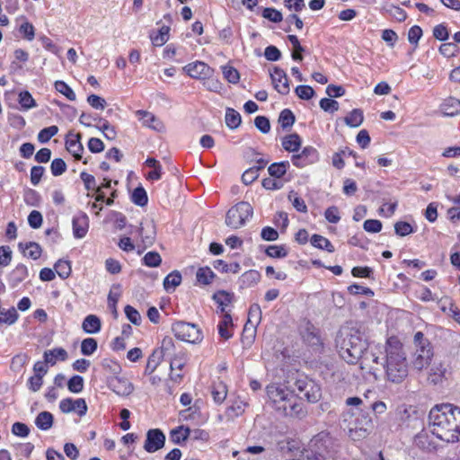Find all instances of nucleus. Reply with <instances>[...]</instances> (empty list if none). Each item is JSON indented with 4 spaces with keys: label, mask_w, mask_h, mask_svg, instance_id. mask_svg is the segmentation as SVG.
I'll return each mask as SVG.
<instances>
[{
    "label": "nucleus",
    "mask_w": 460,
    "mask_h": 460,
    "mask_svg": "<svg viewBox=\"0 0 460 460\" xmlns=\"http://www.w3.org/2000/svg\"><path fill=\"white\" fill-rule=\"evenodd\" d=\"M430 431L447 443L460 442V408L450 403L434 406L429 414Z\"/></svg>",
    "instance_id": "f257e3e1"
},
{
    "label": "nucleus",
    "mask_w": 460,
    "mask_h": 460,
    "mask_svg": "<svg viewBox=\"0 0 460 460\" xmlns=\"http://www.w3.org/2000/svg\"><path fill=\"white\" fill-rule=\"evenodd\" d=\"M384 369L387 381L401 384L407 376L409 366L402 343L397 337L386 340L385 347Z\"/></svg>",
    "instance_id": "f03ea898"
},
{
    "label": "nucleus",
    "mask_w": 460,
    "mask_h": 460,
    "mask_svg": "<svg viewBox=\"0 0 460 460\" xmlns=\"http://www.w3.org/2000/svg\"><path fill=\"white\" fill-rule=\"evenodd\" d=\"M335 341L340 356L349 364L358 361L368 346L366 333L356 326L342 327Z\"/></svg>",
    "instance_id": "7ed1b4c3"
},
{
    "label": "nucleus",
    "mask_w": 460,
    "mask_h": 460,
    "mask_svg": "<svg viewBox=\"0 0 460 460\" xmlns=\"http://www.w3.org/2000/svg\"><path fill=\"white\" fill-rule=\"evenodd\" d=\"M267 394L272 407L282 415L297 418L305 416L304 405L294 392L271 385L267 386Z\"/></svg>",
    "instance_id": "20e7f679"
},
{
    "label": "nucleus",
    "mask_w": 460,
    "mask_h": 460,
    "mask_svg": "<svg viewBox=\"0 0 460 460\" xmlns=\"http://www.w3.org/2000/svg\"><path fill=\"white\" fill-rule=\"evenodd\" d=\"M253 213L252 207L245 201L233 206L226 213V224L233 229L243 226Z\"/></svg>",
    "instance_id": "39448f33"
},
{
    "label": "nucleus",
    "mask_w": 460,
    "mask_h": 460,
    "mask_svg": "<svg viewBox=\"0 0 460 460\" xmlns=\"http://www.w3.org/2000/svg\"><path fill=\"white\" fill-rule=\"evenodd\" d=\"M172 331L178 340L186 342L198 343L203 339L201 330L194 323L177 322L172 324Z\"/></svg>",
    "instance_id": "423d86ee"
},
{
    "label": "nucleus",
    "mask_w": 460,
    "mask_h": 460,
    "mask_svg": "<svg viewBox=\"0 0 460 460\" xmlns=\"http://www.w3.org/2000/svg\"><path fill=\"white\" fill-rule=\"evenodd\" d=\"M373 421L369 413L360 411L354 420L353 427L349 429V437L353 440H360L367 438L373 429Z\"/></svg>",
    "instance_id": "0eeeda50"
},
{
    "label": "nucleus",
    "mask_w": 460,
    "mask_h": 460,
    "mask_svg": "<svg viewBox=\"0 0 460 460\" xmlns=\"http://www.w3.org/2000/svg\"><path fill=\"white\" fill-rule=\"evenodd\" d=\"M318 160L319 154L313 146H306L301 153L293 155L291 157L292 164L298 168H304L309 164H313Z\"/></svg>",
    "instance_id": "6e6552de"
},
{
    "label": "nucleus",
    "mask_w": 460,
    "mask_h": 460,
    "mask_svg": "<svg viewBox=\"0 0 460 460\" xmlns=\"http://www.w3.org/2000/svg\"><path fill=\"white\" fill-rule=\"evenodd\" d=\"M165 443V436L159 429H149L146 433L144 448L148 453L161 449Z\"/></svg>",
    "instance_id": "1a4fd4ad"
},
{
    "label": "nucleus",
    "mask_w": 460,
    "mask_h": 460,
    "mask_svg": "<svg viewBox=\"0 0 460 460\" xmlns=\"http://www.w3.org/2000/svg\"><path fill=\"white\" fill-rule=\"evenodd\" d=\"M108 386L119 396H128L134 391L133 384L122 376H111L108 380Z\"/></svg>",
    "instance_id": "9d476101"
},
{
    "label": "nucleus",
    "mask_w": 460,
    "mask_h": 460,
    "mask_svg": "<svg viewBox=\"0 0 460 460\" xmlns=\"http://www.w3.org/2000/svg\"><path fill=\"white\" fill-rule=\"evenodd\" d=\"M183 70L192 78L203 80L213 74V69L206 63L196 61L183 67Z\"/></svg>",
    "instance_id": "9b49d317"
},
{
    "label": "nucleus",
    "mask_w": 460,
    "mask_h": 460,
    "mask_svg": "<svg viewBox=\"0 0 460 460\" xmlns=\"http://www.w3.org/2000/svg\"><path fill=\"white\" fill-rule=\"evenodd\" d=\"M59 409L64 413L77 411L79 416H84L87 411V404L83 398L72 399L66 398L60 401Z\"/></svg>",
    "instance_id": "f8f14e48"
},
{
    "label": "nucleus",
    "mask_w": 460,
    "mask_h": 460,
    "mask_svg": "<svg viewBox=\"0 0 460 460\" xmlns=\"http://www.w3.org/2000/svg\"><path fill=\"white\" fill-rule=\"evenodd\" d=\"M270 75L275 90L280 94H288L290 88L286 72L279 67H274Z\"/></svg>",
    "instance_id": "ddd939ff"
},
{
    "label": "nucleus",
    "mask_w": 460,
    "mask_h": 460,
    "mask_svg": "<svg viewBox=\"0 0 460 460\" xmlns=\"http://www.w3.org/2000/svg\"><path fill=\"white\" fill-rule=\"evenodd\" d=\"M49 367L45 366V363L37 361L33 366L34 375L28 380L29 388L32 392H37L40 389L43 384V376L48 373Z\"/></svg>",
    "instance_id": "4468645a"
},
{
    "label": "nucleus",
    "mask_w": 460,
    "mask_h": 460,
    "mask_svg": "<svg viewBox=\"0 0 460 460\" xmlns=\"http://www.w3.org/2000/svg\"><path fill=\"white\" fill-rule=\"evenodd\" d=\"M139 235L141 238V242L144 245L143 249L151 246L155 240V226L153 221L146 220L141 222L140 226L138 228Z\"/></svg>",
    "instance_id": "2eb2a0df"
},
{
    "label": "nucleus",
    "mask_w": 460,
    "mask_h": 460,
    "mask_svg": "<svg viewBox=\"0 0 460 460\" xmlns=\"http://www.w3.org/2000/svg\"><path fill=\"white\" fill-rule=\"evenodd\" d=\"M432 357L433 351L431 348L422 347V349H417L411 364L416 370L420 371L430 364Z\"/></svg>",
    "instance_id": "dca6fc26"
},
{
    "label": "nucleus",
    "mask_w": 460,
    "mask_h": 460,
    "mask_svg": "<svg viewBox=\"0 0 460 460\" xmlns=\"http://www.w3.org/2000/svg\"><path fill=\"white\" fill-rule=\"evenodd\" d=\"M66 148L75 160H81L82 153L84 152V146L81 143V134L69 133L66 140Z\"/></svg>",
    "instance_id": "f3484780"
},
{
    "label": "nucleus",
    "mask_w": 460,
    "mask_h": 460,
    "mask_svg": "<svg viewBox=\"0 0 460 460\" xmlns=\"http://www.w3.org/2000/svg\"><path fill=\"white\" fill-rule=\"evenodd\" d=\"M138 119L142 122L143 126L152 128L156 131H162L164 128L163 122L153 113L146 111H137L136 112Z\"/></svg>",
    "instance_id": "a211bd4d"
},
{
    "label": "nucleus",
    "mask_w": 460,
    "mask_h": 460,
    "mask_svg": "<svg viewBox=\"0 0 460 460\" xmlns=\"http://www.w3.org/2000/svg\"><path fill=\"white\" fill-rule=\"evenodd\" d=\"M358 360H360L361 368L367 370L369 373H374L378 369V365L383 366L384 364V362H380V358L376 353L367 351V349L362 353V357Z\"/></svg>",
    "instance_id": "6ab92c4d"
},
{
    "label": "nucleus",
    "mask_w": 460,
    "mask_h": 460,
    "mask_svg": "<svg viewBox=\"0 0 460 460\" xmlns=\"http://www.w3.org/2000/svg\"><path fill=\"white\" fill-rule=\"evenodd\" d=\"M73 234L75 238H83L88 231V217L84 213H80L74 217L73 221Z\"/></svg>",
    "instance_id": "aec40b11"
},
{
    "label": "nucleus",
    "mask_w": 460,
    "mask_h": 460,
    "mask_svg": "<svg viewBox=\"0 0 460 460\" xmlns=\"http://www.w3.org/2000/svg\"><path fill=\"white\" fill-rule=\"evenodd\" d=\"M45 366H54L58 360L65 361L67 358V352L63 348H56L46 350L43 354Z\"/></svg>",
    "instance_id": "412c9836"
},
{
    "label": "nucleus",
    "mask_w": 460,
    "mask_h": 460,
    "mask_svg": "<svg viewBox=\"0 0 460 460\" xmlns=\"http://www.w3.org/2000/svg\"><path fill=\"white\" fill-rule=\"evenodd\" d=\"M28 276H29L28 268L24 264L19 263L10 272L9 282L12 287H16L21 282L25 280L28 278Z\"/></svg>",
    "instance_id": "4be33fe9"
},
{
    "label": "nucleus",
    "mask_w": 460,
    "mask_h": 460,
    "mask_svg": "<svg viewBox=\"0 0 460 460\" xmlns=\"http://www.w3.org/2000/svg\"><path fill=\"white\" fill-rule=\"evenodd\" d=\"M440 111L445 116L453 117L460 113V100L455 97L447 98L440 105Z\"/></svg>",
    "instance_id": "5701e85b"
},
{
    "label": "nucleus",
    "mask_w": 460,
    "mask_h": 460,
    "mask_svg": "<svg viewBox=\"0 0 460 460\" xmlns=\"http://www.w3.org/2000/svg\"><path fill=\"white\" fill-rule=\"evenodd\" d=\"M261 273L255 270L245 271L239 279L241 288H248L255 286L261 280Z\"/></svg>",
    "instance_id": "b1692460"
},
{
    "label": "nucleus",
    "mask_w": 460,
    "mask_h": 460,
    "mask_svg": "<svg viewBox=\"0 0 460 460\" xmlns=\"http://www.w3.org/2000/svg\"><path fill=\"white\" fill-rule=\"evenodd\" d=\"M164 358V356L162 354V352L155 349L147 358L146 366L144 370V375L151 376L162 363Z\"/></svg>",
    "instance_id": "393cba45"
},
{
    "label": "nucleus",
    "mask_w": 460,
    "mask_h": 460,
    "mask_svg": "<svg viewBox=\"0 0 460 460\" xmlns=\"http://www.w3.org/2000/svg\"><path fill=\"white\" fill-rule=\"evenodd\" d=\"M19 249L22 252L23 255L32 260H38L42 252L41 247L35 242H29L23 244L19 243Z\"/></svg>",
    "instance_id": "a878e982"
},
{
    "label": "nucleus",
    "mask_w": 460,
    "mask_h": 460,
    "mask_svg": "<svg viewBox=\"0 0 460 460\" xmlns=\"http://www.w3.org/2000/svg\"><path fill=\"white\" fill-rule=\"evenodd\" d=\"M101 320L94 314L87 315L82 323V328L86 333L94 334L101 330Z\"/></svg>",
    "instance_id": "bb28decb"
},
{
    "label": "nucleus",
    "mask_w": 460,
    "mask_h": 460,
    "mask_svg": "<svg viewBox=\"0 0 460 460\" xmlns=\"http://www.w3.org/2000/svg\"><path fill=\"white\" fill-rule=\"evenodd\" d=\"M232 325L233 320L231 314L229 313H225L223 314L222 320L217 325L218 333L225 340H228L232 337L233 334L229 330V327Z\"/></svg>",
    "instance_id": "cd10ccee"
},
{
    "label": "nucleus",
    "mask_w": 460,
    "mask_h": 460,
    "mask_svg": "<svg viewBox=\"0 0 460 460\" xmlns=\"http://www.w3.org/2000/svg\"><path fill=\"white\" fill-rule=\"evenodd\" d=\"M301 144V137L296 133L288 135L282 140V146L288 152L298 151Z\"/></svg>",
    "instance_id": "c85d7f7f"
},
{
    "label": "nucleus",
    "mask_w": 460,
    "mask_h": 460,
    "mask_svg": "<svg viewBox=\"0 0 460 460\" xmlns=\"http://www.w3.org/2000/svg\"><path fill=\"white\" fill-rule=\"evenodd\" d=\"M233 295L226 291H218L213 295V300L218 305V308L221 314L227 313L226 307L231 304Z\"/></svg>",
    "instance_id": "c756f323"
},
{
    "label": "nucleus",
    "mask_w": 460,
    "mask_h": 460,
    "mask_svg": "<svg viewBox=\"0 0 460 460\" xmlns=\"http://www.w3.org/2000/svg\"><path fill=\"white\" fill-rule=\"evenodd\" d=\"M53 415L49 411H41L35 419V425L41 430H49L53 425Z\"/></svg>",
    "instance_id": "7c9ffc66"
},
{
    "label": "nucleus",
    "mask_w": 460,
    "mask_h": 460,
    "mask_svg": "<svg viewBox=\"0 0 460 460\" xmlns=\"http://www.w3.org/2000/svg\"><path fill=\"white\" fill-rule=\"evenodd\" d=\"M170 438L174 444H181L190 438V428L186 426H180L172 429L170 432Z\"/></svg>",
    "instance_id": "2f4dec72"
},
{
    "label": "nucleus",
    "mask_w": 460,
    "mask_h": 460,
    "mask_svg": "<svg viewBox=\"0 0 460 460\" xmlns=\"http://www.w3.org/2000/svg\"><path fill=\"white\" fill-rule=\"evenodd\" d=\"M18 319V314L15 308L12 307L9 309L0 307V326L11 325L14 323Z\"/></svg>",
    "instance_id": "473e14b6"
},
{
    "label": "nucleus",
    "mask_w": 460,
    "mask_h": 460,
    "mask_svg": "<svg viewBox=\"0 0 460 460\" xmlns=\"http://www.w3.org/2000/svg\"><path fill=\"white\" fill-rule=\"evenodd\" d=\"M181 282V275L178 270H173L164 279V288L166 291H173Z\"/></svg>",
    "instance_id": "72a5a7b5"
},
{
    "label": "nucleus",
    "mask_w": 460,
    "mask_h": 460,
    "mask_svg": "<svg viewBox=\"0 0 460 460\" xmlns=\"http://www.w3.org/2000/svg\"><path fill=\"white\" fill-rule=\"evenodd\" d=\"M211 394L216 403H222L227 394L226 385L223 382L215 383L211 388Z\"/></svg>",
    "instance_id": "f704fd0d"
},
{
    "label": "nucleus",
    "mask_w": 460,
    "mask_h": 460,
    "mask_svg": "<svg viewBox=\"0 0 460 460\" xmlns=\"http://www.w3.org/2000/svg\"><path fill=\"white\" fill-rule=\"evenodd\" d=\"M310 242L314 247H316L318 249L325 250L329 252H333L335 251L334 246L332 244V243L327 238L320 234H313Z\"/></svg>",
    "instance_id": "c9c22d12"
},
{
    "label": "nucleus",
    "mask_w": 460,
    "mask_h": 460,
    "mask_svg": "<svg viewBox=\"0 0 460 460\" xmlns=\"http://www.w3.org/2000/svg\"><path fill=\"white\" fill-rule=\"evenodd\" d=\"M242 122L241 115L238 111L232 108L226 111V124L231 129L237 128Z\"/></svg>",
    "instance_id": "e433bc0d"
},
{
    "label": "nucleus",
    "mask_w": 460,
    "mask_h": 460,
    "mask_svg": "<svg viewBox=\"0 0 460 460\" xmlns=\"http://www.w3.org/2000/svg\"><path fill=\"white\" fill-rule=\"evenodd\" d=\"M288 168L289 162L283 161L270 164L268 168V172L270 176L279 179L287 172Z\"/></svg>",
    "instance_id": "4c0bfd02"
},
{
    "label": "nucleus",
    "mask_w": 460,
    "mask_h": 460,
    "mask_svg": "<svg viewBox=\"0 0 460 460\" xmlns=\"http://www.w3.org/2000/svg\"><path fill=\"white\" fill-rule=\"evenodd\" d=\"M301 397L305 398L310 402H315L321 397V389L312 381L311 384H308V387L303 392Z\"/></svg>",
    "instance_id": "58836bf2"
},
{
    "label": "nucleus",
    "mask_w": 460,
    "mask_h": 460,
    "mask_svg": "<svg viewBox=\"0 0 460 460\" xmlns=\"http://www.w3.org/2000/svg\"><path fill=\"white\" fill-rule=\"evenodd\" d=\"M363 112L359 109H355L345 117V123L352 128L359 127L363 122Z\"/></svg>",
    "instance_id": "ea45409f"
},
{
    "label": "nucleus",
    "mask_w": 460,
    "mask_h": 460,
    "mask_svg": "<svg viewBox=\"0 0 460 460\" xmlns=\"http://www.w3.org/2000/svg\"><path fill=\"white\" fill-rule=\"evenodd\" d=\"M215 278L214 272L208 267L199 268L196 273L197 281L202 285H208Z\"/></svg>",
    "instance_id": "a19ab883"
},
{
    "label": "nucleus",
    "mask_w": 460,
    "mask_h": 460,
    "mask_svg": "<svg viewBox=\"0 0 460 460\" xmlns=\"http://www.w3.org/2000/svg\"><path fill=\"white\" fill-rule=\"evenodd\" d=\"M261 315V308L258 305H253L251 306L249 310V318L248 322L244 326V332L248 330V325L251 324L252 328L254 329L256 325L260 323Z\"/></svg>",
    "instance_id": "79ce46f5"
},
{
    "label": "nucleus",
    "mask_w": 460,
    "mask_h": 460,
    "mask_svg": "<svg viewBox=\"0 0 460 460\" xmlns=\"http://www.w3.org/2000/svg\"><path fill=\"white\" fill-rule=\"evenodd\" d=\"M24 202L31 207H39L41 201L40 193L33 189H27L23 194Z\"/></svg>",
    "instance_id": "37998d69"
},
{
    "label": "nucleus",
    "mask_w": 460,
    "mask_h": 460,
    "mask_svg": "<svg viewBox=\"0 0 460 460\" xmlns=\"http://www.w3.org/2000/svg\"><path fill=\"white\" fill-rule=\"evenodd\" d=\"M54 269L56 270V272L58 273V275L62 279H67L70 274H71V264H70V261H63V260H58L55 265H54Z\"/></svg>",
    "instance_id": "c03bdc74"
},
{
    "label": "nucleus",
    "mask_w": 460,
    "mask_h": 460,
    "mask_svg": "<svg viewBox=\"0 0 460 460\" xmlns=\"http://www.w3.org/2000/svg\"><path fill=\"white\" fill-rule=\"evenodd\" d=\"M169 31L170 28L168 26H162L155 36H151L152 43L159 47L165 44L169 40Z\"/></svg>",
    "instance_id": "a18cd8bd"
},
{
    "label": "nucleus",
    "mask_w": 460,
    "mask_h": 460,
    "mask_svg": "<svg viewBox=\"0 0 460 460\" xmlns=\"http://www.w3.org/2000/svg\"><path fill=\"white\" fill-rule=\"evenodd\" d=\"M18 101L22 108L26 111L37 106L35 100L28 91H22L19 93Z\"/></svg>",
    "instance_id": "49530a36"
},
{
    "label": "nucleus",
    "mask_w": 460,
    "mask_h": 460,
    "mask_svg": "<svg viewBox=\"0 0 460 460\" xmlns=\"http://www.w3.org/2000/svg\"><path fill=\"white\" fill-rule=\"evenodd\" d=\"M132 202L137 206L143 207L147 204L148 198L146 191L143 187H137L133 190L131 196Z\"/></svg>",
    "instance_id": "de8ad7c7"
},
{
    "label": "nucleus",
    "mask_w": 460,
    "mask_h": 460,
    "mask_svg": "<svg viewBox=\"0 0 460 460\" xmlns=\"http://www.w3.org/2000/svg\"><path fill=\"white\" fill-rule=\"evenodd\" d=\"M288 39L294 49V51L292 52V58L296 61H301L303 59L301 53L305 51V49L301 46L298 38L296 35H288Z\"/></svg>",
    "instance_id": "09e8293b"
},
{
    "label": "nucleus",
    "mask_w": 460,
    "mask_h": 460,
    "mask_svg": "<svg viewBox=\"0 0 460 460\" xmlns=\"http://www.w3.org/2000/svg\"><path fill=\"white\" fill-rule=\"evenodd\" d=\"M279 122L283 128L292 127L295 123V116L293 112L288 109L283 110L279 114Z\"/></svg>",
    "instance_id": "8fccbe9b"
},
{
    "label": "nucleus",
    "mask_w": 460,
    "mask_h": 460,
    "mask_svg": "<svg viewBox=\"0 0 460 460\" xmlns=\"http://www.w3.org/2000/svg\"><path fill=\"white\" fill-rule=\"evenodd\" d=\"M187 362L186 355L181 351L170 358V368L172 372L174 369L181 370Z\"/></svg>",
    "instance_id": "3c124183"
},
{
    "label": "nucleus",
    "mask_w": 460,
    "mask_h": 460,
    "mask_svg": "<svg viewBox=\"0 0 460 460\" xmlns=\"http://www.w3.org/2000/svg\"><path fill=\"white\" fill-rule=\"evenodd\" d=\"M97 349V341L93 338H86L81 343V352L85 356L93 355Z\"/></svg>",
    "instance_id": "603ef678"
},
{
    "label": "nucleus",
    "mask_w": 460,
    "mask_h": 460,
    "mask_svg": "<svg viewBox=\"0 0 460 460\" xmlns=\"http://www.w3.org/2000/svg\"><path fill=\"white\" fill-rule=\"evenodd\" d=\"M55 89L70 101H75L76 98L75 93L72 88L63 81H57L55 83Z\"/></svg>",
    "instance_id": "864d4df0"
},
{
    "label": "nucleus",
    "mask_w": 460,
    "mask_h": 460,
    "mask_svg": "<svg viewBox=\"0 0 460 460\" xmlns=\"http://www.w3.org/2000/svg\"><path fill=\"white\" fill-rule=\"evenodd\" d=\"M67 388L74 394H79L84 389V378L81 376H74L67 382Z\"/></svg>",
    "instance_id": "5fc2aeb1"
},
{
    "label": "nucleus",
    "mask_w": 460,
    "mask_h": 460,
    "mask_svg": "<svg viewBox=\"0 0 460 460\" xmlns=\"http://www.w3.org/2000/svg\"><path fill=\"white\" fill-rule=\"evenodd\" d=\"M58 132V128L57 126H50L41 129L38 134L39 142L44 144L50 140L52 137H54Z\"/></svg>",
    "instance_id": "6e6d98bb"
},
{
    "label": "nucleus",
    "mask_w": 460,
    "mask_h": 460,
    "mask_svg": "<svg viewBox=\"0 0 460 460\" xmlns=\"http://www.w3.org/2000/svg\"><path fill=\"white\" fill-rule=\"evenodd\" d=\"M162 262V258L157 252H148L143 257V263L147 267H158Z\"/></svg>",
    "instance_id": "4d7b16f0"
},
{
    "label": "nucleus",
    "mask_w": 460,
    "mask_h": 460,
    "mask_svg": "<svg viewBox=\"0 0 460 460\" xmlns=\"http://www.w3.org/2000/svg\"><path fill=\"white\" fill-rule=\"evenodd\" d=\"M440 307L444 312L448 309L454 319L460 324V310L448 298L441 301Z\"/></svg>",
    "instance_id": "13d9d810"
},
{
    "label": "nucleus",
    "mask_w": 460,
    "mask_h": 460,
    "mask_svg": "<svg viewBox=\"0 0 460 460\" xmlns=\"http://www.w3.org/2000/svg\"><path fill=\"white\" fill-rule=\"evenodd\" d=\"M265 252L271 258H284L288 255V252L282 245H270Z\"/></svg>",
    "instance_id": "bf43d9fd"
},
{
    "label": "nucleus",
    "mask_w": 460,
    "mask_h": 460,
    "mask_svg": "<svg viewBox=\"0 0 460 460\" xmlns=\"http://www.w3.org/2000/svg\"><path fill=\"white\" fill-rule=\"evenodd\" d=\"M50 170L54 176H59L66 172V164L63 159L56 158L51 162Z\"/></svg>",
    "instance_id": "052dcab7"
},
{
    "label": "nucleus",
    "mask_w": 460,
    "mask_h": 460,
    "mask_svg": "<svg viewBox=\"0 0 460 460\" xmlns=\"http://www.w3.org/2000/svg\"><path fill=\"white\" fill-rule=\"evenodd\" d=\"M43 223V217L40 211L32 210L28 216V224L33 229H38Z\"/></svg>",
    "instance_id": "680f3d73"
},
{
    "label": "nucleus",
    "mask_w": 460,
    "mask_h": 460,
    "mask_svg": "<svg viewBox=\"0 0 460 460\" xmlns=\"http://www.w3.org/2000/svg\"><path fill=\"white\" fill-rule=\"evenodd\" d=\"M394 231L399 236H406L413 232V228L407 222L398 221L394 224Z\"/></svg>",
    "instance_id": "e2e57ef3"
},
{
    "label": "nucleus",
    "mask_w": 460,
    "mask_h": 460,
    "mask_svg": "<svg viewBox=\"0 0 460 460\" xmlns=\"http://www.w3.org/2000/svg\"><path fill=\"white\" fill-rule=\"evenodd\" d=\"M325 219L332 224H337L341 220L340 210L336 206H331L324 211Z\"/></svg>",
    "instance_id": "0e129e2a"
},
{
    "label": "nucleus",
    "mask_w": 460,
    "mask_h": 460,
    "mask_svg": "<svg viewBox=\"0 0 460 460\" xmlns=\"http://www.w3.org/2000/svg\"><path fill=\"white\" fill-rule=\"evenodd\" d=\"M19 31H20V33L22 34L23 38L26 39L27 40L31 41L34 39V36H35L34 26L32 25V23H31L29 22H24L23 23H22L20 25Z\"/></svg>",
    "instance_id": "69168bd1"
},
{
    "label": "nucleus",
    "mask_w": 460,
    "mask_h": 460,
    "mask_svg": "<svg viewBox=\"0 0 460 460\" xmlns=\"http://www.w3.org/2000/svg\"><path fill=\"white\" fill-rule=\"evenodd\" d=\"M319 105L322 110L331 113H333L339 110V102L329 98H323L320 101Z\"/></svg>",
    "instance_id": "338daca9"
},
{
    "label": "nucleus",
    "mask_w": 460,
    "mask_h": 460,
    "mask_svg": "<svg viewBox=\"0 0 460 460\" xmlns=\"http://www.w3.org/2000/svg\"><path fill=\"white\" fill-rule=\"evenodd\" d=\"M295 93L302 100H310L314 95V89L309 85H298Z\"/></svg>",
    "instance_id": "774afa93"
}]
</instances>
